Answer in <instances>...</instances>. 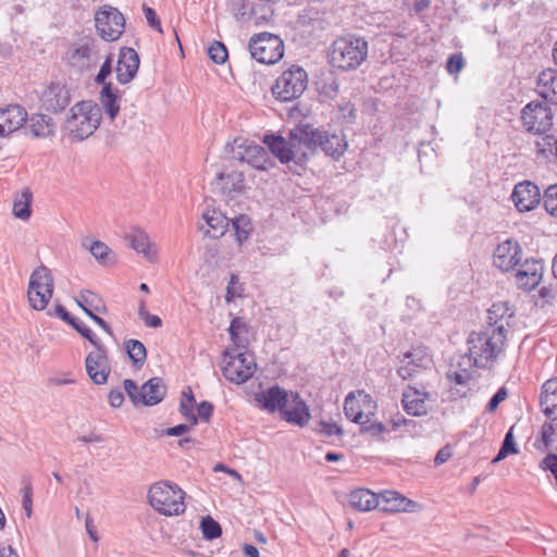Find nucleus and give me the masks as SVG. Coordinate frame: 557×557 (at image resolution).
<instances>
[{"instance_id":"obj_1","label":"nucleus","mask_w":557,"mask_h":557,"mask_svg":"<svg viewBox=\"0 0 557 557\" xmlns=\"http://www.w3.org/2000/svg\"><path fill=\"white\" fill-rule=\"evenodd\" d=\"M264 144L282 163L305 161L319 147L334 160H338L347 150V141L341 134L329 133L310 124H300L290 131L288 138L267 135Z\"/></svg>"},{"instance_id":"obj_2","label":"nucleus","mask_w":557,"mask_h":557,"mask_svg":"<svg viewBox=\"0 0 557 557\" xmlns=\"http://www.w3.org/2000/svg\"><path fill=\"white\" fill-rule=\"evenodd\" d=\"M506 338L503 335V325L495 330L484 327L471 332L467 338L468 351L460 356L457 366H453L447 372L448 380L466 386L472 379V368L492 369L504 351Z\"/></svg>"},{"instance_id":"obj_3","label":"nucleus","mask_w":557,"mask_h":557,"mask_svg":"<svg viewBox=\"0 0 557 557\" xmlns=\"http://www.w3.org/2000/svg\"><path fill=\"white\" fill-rule=\"evenodd\" d=\"M368 42L362 37L347 35L335 39L330 50V63L342 71L359 67L367 59Z\"/></svg>"},{"instance_id":"obj_4","label":"nucleus","mask_w":557,"mask_h":557,"mask_svg":"<svg viewBox=\"0 0 557 557\" xmlns=\"http://www.w3.org/2000/svg\"><path fill=\"white\" fill-rule=\"evenodd\" d=\"M101 122V109L91 101H81L72 107L66 119V129L77 140L91 136Z\"/></svg>"},{"instance_id":"obj_5","label":"nucleus","mask_w":557,"mask_h":557,"mask_svg":"<svg viewBox=\"0 0 557 557\" xmlns=\"http://www.w3.org/2000/svg\"><path fill=\"white\" fill-rule=\"evenodd\" d=\"M148 498L151 507L164 516H178L186 509L185 492L174 483H154L149 488Z\"/></svg>"},{"instance_id":"obj_6","label":"nucleus","mask_w":557,"mask_h":557,"mask_svg":"<svg viewBox=\"0 0 557 557\" xmlns=\"http://www.w3.org/2000/svg\"><path fill=\"white\" fill-rule=\"evenodd\" d=\"M101 59V47L97 38L83 35L67 48L64 60L76 72H85L95 67Z\"/></svg>"},{"instance_id":"obj_7","label":"nucleus","mask_w":557,"mask_h":557,"mask_svg":"<svg viewBox=\"0 0 557 557\" xmlns=\"http://www.w3.org/2000/svg\"><path fill=\"white\" fill-rule=\"evenodd\" d=\"M226 151L232 160L247 163L257 170L264 171L272 166L268 150L247 138H235L227 144Z\"/></svg>"},{"instance_id":"obj_8","label":"nucleus","mask_w":557,"mask_h":557,"mask_svg":"<svg viewBox=\"0 0 557 557\" xmlns=\"http://www.w3.org/2000/svg\"><path fill=\"white\" fill-rule=\"evenodd\" d=\"M308 86V74L299 65H292L275 81L272 94L275 99L288 102L298 99Z\"/></svg>"},{"instance_id":"obj_9","label":"nucleus","mask_w":557,"mask_h":557,"mask_svg":"<svg viewBox=\"0 0 557 557\" xmlns=\"http://www.w3.org/2000/svg\"><path fill=\"white\" fill-rule=\"evenodd\" d=\"M53 294V278L50 270L40 265L29 277L27 297L33 309L41 311L49 304Z\"/></svg>"},{"instance_id":"obj_10","label":"nucleus","mask_w":557,"mask_h":557,"mask_svg":"<svg viewBox=\"0 0 557 557\" xmlns=\"http://www.w3.org/2000/svg\"><path fill=\"white\" fill-rule=\"evenodd\" d=\"M251 57L263 64H274L284 54L283 40L271 33L253 35L248 44Z\"/></svg>"},{"instance_id":"obj_11","label":"nucleus","mask_w":557,"mask_h":557,"mask_svg":"<svg viewBox=\"0 0 557 557\" xmlns=\"http://www.w3.org/2000/svg\"><path fill=\"white\" fill-rule=\"evenodd\" d=\"M255 370V358L250 354L239 352L236 356H231L225 352L223 356L222 373L232 383H245L253 375Z\"/></svg>"},{"instance_id":"obj_12","label":"nucleus","mask_w":557,"mask_h":557,"mask_svg":"<svg viewBox=\"0 0 557 557\" xmlns=\"http://www.w3.org/2000/svg\"><path fill=\"white\" fill-rule=\"evenodd\" d=\"M95 25L103 40L114 41L124 32L125 18L117 9L103 5L95 14Z\"/></svg>"},{"instance_id":"obj_13","label":"nucleus","mask_w":557,"mask_h":557,"mask_svg":"<svg viewBox=\"0 0 557 557\" xmlns=\"http://www.w3.org/2000/svg\"><path fill=\"white\" fill-rule=\"evenodd\" d=\"M375 409L376 403L364 391L350 392L345 398V416L355 423L370 422Z\"/></svg>"},{"instance_id":"obj_14","label":"nucleus","mask_w":557,"mask_h":557,"mask_svg":"<svg viewBox=\"0 0 557 557\" xmlns=\"http://www.w3.org/2000/svg\"><path fill=\"white\" fill-rule=\"evenodd\" d=\"M554 114L549 107L539 101L529 102L521 112V121L528 132L544 134L553 125Z\"/></svg>"},{"instance_id":"obj_15","label":"nucleus","mask_w":557,"mask_h":557,"mask_svg":"<svg viewBox=\"0 0 557 557\" xmlns=\"http://www.w3.org/2000/svg\"><path fill=\"white\" fill-rule=\"evenodd\" d=\"M213 189L218 190L226 200H233L245 191V175L243 171L233 166H225L218 173L212 183Z\"/></svg>"},{"instance_id":"obj_16","label":"nucleus","mask_w":557,"mask_h":557,"mask_svg":"<svg viewBox=\"0 0 557 557\" xmlns=\"http://www.w3.org/2000/svg\"><path fill=\"white\" fill-rule=\"evenodd\" d=\"M432 364V356L423 346L413 347L410 351L404 354L400 359V366L397 369V374L403 380H411L416 377L421 371L430 368Z\"/></svg>"},{"instance_id":"obj_17","label":"nucleus","mask_w":557,"mask_h":557,"mask_svg":"<svg viewBox=\"0 0 557 557\" xmlns=\"http://www.w3.org/2000/svg\"><path fill=\"white\" fill-rule=\"evenodd\" d=\"M85 368L89 379L97 385L106 384L111 371L108 348L99 346L87 354Z\"/></svg>"},{"instance_id":"obj_18","label":"nucleus","mask_w":557,"mask_h":557,"mask_svg":"<svg viewBox=\"0 0 557 557\" xmlns=\"http://www.w3.org/2000/svg\"><path fill=\"white\" fill-rule=\"evenodd\" d=\"M522 259V248L515 239H506L498 244L494 255L493 263L502 271H510L520 264Z\"/></svg>"},{"instance_id":"obj_19","label":"nucleus","mask_w":557,"mask_h":557,"mask_svg":"<svg viewBox=\"0 0 557 557\" xmlns=\"http://www.w3.org/2000/svg\"><path fill=\"white\" fill-rule=\"evenodd\" d=\"M511 198L520 212H529L540 203L541 191L536 184L524 181L515 186Z\"/></svg>"},{"instance_id":"obj_20","label":"nucleus","mask_w":557,"mask_h":557,"mask_svg":"<svg viewBox=\"0 0 557 557\" xmlns=\"http://www.w3.org/2000/svg\"><path fill=\"white\" fill-rule=\"evenodd\" d=\"M71 101L70 91L61 83H51L41 94V103L47 111L61 112Z\"/></svg>"},{"instance_id":"obj_21","label":"nucleus","mask_w":557,"mask_h":557,"mask_svg":"<svg viewBox=\"0 0 557 557\" xmlns=\"http://www.w3.org/2000/svg\"><path fill=\"white\" fill-rule=\"evenodd\" d=\"M281 413L285 421L298 426L307 425L311 418L308 406L294 392H289L288 399Z\"/></svg>"},{"instance_id":"obj_22","label":"nucleus","mask_w":557,"mask_h":557,"mask_svg":"<svg viewBox=\"0 0 557 557\" xmlns=\"http://www.w3.org/2000/svg\"><path fill=\"white\" fill-rule=\"evenodd\" d=\"M380 508L387 512H414L420 509V505L403 494L387 490L382 492L379 496Z\"/></svg>"},{"instance_id":"obj_23","label":"nucleus","mask_w":557,"mask_h":557,"mask_svg":"<svg viewBox=\"0 0 557 557\" xmlns=\"http://www.w3.org/2000/svg\"><path fill=\"white\" fill-rule=\"evenodd\" d=\"M519 265L515 275L517 286L525 292L534 289L542 280L543 264L536 260H525Z\"/></svg>"},{"instance_id":"obj_24","label":"nucleus","mask_w":557,"mask_h":557,"mask_svg":"<svg viewBox=\"0 0 557 557\" xmlns=\"http://www.w3.org/2000/svg\"><path fill=\"white\" fill-rule=\"evenodd\" d=\"M289 392L278 385L271 386L264 391L255 394V400L260 408L268 412H282L284 405L288 399Z\"/></svg>"},{"instance_id":"obj_25","label":"nucleus","mask_w":557,"mask_h":557,"mask_svg":"<svg viewBox=\"0 0 557 557\" xmlns=\"http://www.w3.org/2000/svg\"><path fill=\"white\" fill-rule=\"evenodd\" d=\"M139 57L133 48L124 47L120 51L116 65V79L120 84L129 83L137 74Z\"/></svg>"},{"instance_id":"obj_26","label":"nucleus","mask_w":557,"mask_h":557,"mask_svg":"<svg viewBox=\"0 0 557 557\" xmlns=\"http://www.w3.org/2000/svg\"><path fill=\"white\" fill-rule=\"evenodd\" d=\"M430 398L431 395L428 392L408 386L403 393L401 404L408 414L421 417L428 413V400Z\"/></svg>"},{"instance_id":"obj_27","label":"nucleus","mask_w":557,"mask_h":557,"mask_svg":"<svg viewBox=\"0 0 557 557\" xmlns=\"http://www.w3.org/2000/svg\"><path fill=\"white\" fill-rule=\"evenodd\" d=\"M27 122L26 110L18 104H11L0 110V136H7Z\"/></svg>"},{"instance_id":"obj_28","label":"nucleus","mask_w":557,"mask_h":557,"mask_svg":"<svg viewBox=\"0 0 557 557\" xmlns=\"http://www.w3.org/2000/svg\"><path fill=\"white\" fill-rule=\"evenodd\" d=\"M202 221L206 223L207 228H205L203 224H199V228L203 231L205 235L212 238H219L224 235L230 224V219L214 208H208L203 211Z\"/></svg>"},{"instance_id":"obj_29","label":"nucleus","mask_w":557,"mask_h":557,"mask_svg":"<svg viewBox=\"0 0 557 557\" xmlns=\"http://www.w3.org/2000/svg\"><path fill=\"white\" fill-rule=\"evenodd\" d=\"M537 94L547 102L557 106V71L546 69L537 77Z\"/></svg>"},{"instance_id":"obj_30","label":"nucleus","mask_w":557,"mask_h":557,"mask_svg":"<svg viewBox=\"0 0 557 557\" xmlns=\"http://www.w3.org/2000/svg\"><path fill=\"white\" fill-rule=\"evenodd\" d=\"M166 394V386L160 377H152L140 387L139 403L145 406H154L161 403Z\"/></svg>"},{"instance_id":"obj_31","label":"nucleus","mask_w":557,"mask_h":557,"mask_svg":"<svg viewBox=\"0 0 557 557\" xmlns=\"http://www.w3.org/2000/svg\"><path fill=\"white\" fill-rule=\"evenodd\" d=\"M127 239L131 247L141 253L148 261L154 262L157 260V247L150 242L145 231L135 228L127 235Z\"/></svg>"},{"instance_id":"obj_32","label":"nucleus","mask_w":557,"mask_h":557,"mask_svg":"<svg viewBox=\"0 0 557 557\" xmlns=\"http://www.w3.org/2000/svg\"><path fill=\"white\" fill-rule=\"evenodd\" d=\"M512 314L511 309L506 302L494 304L488 309L487 325L485 327L495 330L503 325V335L507 337L509 320L512 318Z\"/></svg>"},{"instance_id":"obj_33","label":"nucleus","mask_w":557,"mask_h":557,"mask_svg":"<svg viewBox=\"0 0 557 557\" xmlns=\"http://www.w3.org/2000/svg\"><path fill=\"white\" fill-rule=\"evenodd\" d=\"M349 505L359 511H369L380 506L379 497L367 488H358L350 492Z\"/></svg>"},{"instance_id":"obj_34","label":"nucleus","mask_w":557,"mask_h":557,"mask_svg":"<svg viewBox=\"0 0 557 557\" xmlns=\"http://www.w3.org/2000/svg\"><path fill=\"white\" fill-rule=\"evenodd\" d=\"M76 305L88 315V312L104 313L107 307L102 298L89 289H83L74 298Z\"/></svg>"},{"instance_id":"obj_35","label":"nucleus","mask_w":557,"mask_h":557,"mask_svg":"<svg viewBox=\"0 0 557 557\" xmlns=\"http://www.w3.org/2000/svg\"><path fill=\"white\" fill-rule=\"evenodd\" d=\"M28 121V128L34 137H48L54 133L53 120L45 114H33Z\"/></svg>"},{"instance_id":"obj_36","label":"nucleus","mask_w":557,"mask_h":557,"mask_svg":"<svg viewBox=\"0 0 557 557\" xmlns=\"http://www.w3.org/2000/svg\"><path fill=\"white\" fill-rule=\"evenodd\" d=\"M99 99L106 114L113 121L120 111V104L119 96L113 90L112 84H104L102 86Z\"/></svg>"},{"instance_id":"obj_37","label":"nucleus","mask_w":557,"mask_h":557,"mask_svg":"<svg viewBox=\"0 0 557 557\" xmlns=\"http://www.w3.org/2000/svg\"><path fill=\"white\" fill-rule=\"evenodd\" d=\"M33 193L29 188H24L17 194L13 201V214L15 218L26 221L30 218Z\"/></svg>"},{"instance_id":"obj_38","label":"nucleus","mask_w":557,"mask_h":557,"mask_svg":"<svg viewBox=\"0 0 557 557\" xmlns=\"http://www.w3.org/2000/svg\"><path fill=\"white\" fill-rule=\"evenodd\" d=\"M230 222H232L236 242L242 245L245 240L248 239L252 232V225L249 216L239 214L233 219H230Z\"/></svg>"},{"instance_id":"obj_39","label":"nucleus","mask_w":557,"mask_h":557,"mask_svg":"<svg viewBox=\"0 0 557 557\" xmlns=\"http://www.w3.org/2000/svg\"><path fill=\"white\" fill-rule=\"evenodd\" d=\"M126 352L134 366L141 367L147 358L145 345L137 339H128L125 343Z\"/></svg>"},{"instance_id":"obj_40","label":"nucleus","mask_w":557,"mask_h":557,"mask_svg":"<svg viewBox=\"0 0 557 557\" xmlns=\"http://www.w3.org/2000/svg\"><path fill=\"white\" fill-rule=\"evenodd\" d=\"M200 528L206 540H214L222 534L221 525L210 516L202 518Z\"/></svg>"},{"instance_id":"obj_41","label":"nucleus","mask_w":557,"mask_h":557,"mask_svg":"<svg viewBox=\"0 0 557 557\" xmlns=\"http://www.w3.org/2000/svg\"><path fill=\"white\" fill-rule=\"evenodd\" d=\"M543 203L546 212L557 218V184L549 185L544 190Z\"/></svg>"},{"instance_id":"obj_42","label":"nucleus","mask_w":557,"mask_h":557,"mask_svg":"<svg viewBox=\"0 0 557 557\" xmlns=\"http://www.w3.org/2000/svg\"><path fill=\"white\" fill-rule=\"evenodd\" d=\"M195 398L191 394L190 388L188 389V393H183V399L180 405V412L187 418V420L190 421V425L197 424V417L194 413V406Z\"/></svg>"},{"instance_id":"obj_43","label":"nucleus","mask_w":557,"mask_h":557,"mask_svg":"<svg viewBox=\"0 0 557 557\" xmlns=\"http://www.w3.org/2000/svg\"><path fill=\"white\" fill-rule=\"evenodd\" d=\"M517 448L513 442V436L511 433V430L507 432L505 435V438L503 441V444L500 446V449L498 450V454L493 459V463L499 462L500 460L505 459L509 454H516Z\"/></svg>"},{"instance_id":"obj_44","label":"nucleus","mask_w":557,"mask_h":557,"mask_svg":"<svg viewBox=\"0 0 557 557\" xmlns=\"http://www.w3.org/2000/svg\"><path fill=\"white\" fill-rule=\"evenodd\" d=\"M209 58L216 64H223L227 58V49L221 41H213L208 48Z\"/></svg>"},{"instance_id":"obj_45","label":"nucleus","mask_w":557,"mask_h":557,"mask_svg":"<svg viewBox=\"0 0 557 557\" xmlns=\"http://www.w3.org/2000/svg\"><path fill=\"white\" fill-rule=\"evenodd\" d=\"M541 407L550 420H557V393L554 395H541Z\"/></svg>"},{"instance_id":"obj_46","label":"nucleus","mask_w":557,"mask_h":557,"mask_svg":"<svg viewBox=\"0 0 557 557\" xmlns=\"http://www.w3.org/2000/svg\"><path fill=\"white\" fill-rule=\"evenodd\" d=\"M83 246L88 249L98 261H104L110 252V248L100 240H95L90 245L83 243Z\"/></svg>"},{"instance_id":"obj_47","label":"nucleus","mask_w":557,"mask_h":557,"mask_svg":"<svg viewBox=\"0 0 557 557\" xmlns=\"http://www.w3.org/2000/svg\"><path fill=\"white\" fill-rule=\"evenodd\" d=\"M72 326L75 329L76 332H78L84 338H86L95 348H98L99 346H104L98 337L94 334V332L87 327L82 322H78L77 320L74 321V324Z\"/></svg>"},{"instance_id":"obj_48","label":"nucleus","mask_w":557,"mask_h":557,"mask_svg":"<svg viewBox=\"0 0 557 557\" xmlns=\"http://www.w3.org/2000/svg\"><path fill=\"white\" fill-rule=\"evenodd\" d=\"M537 152L541 154L553 153L557 156V139L554 136H545L536 141Z\"/></svg>"},{"instance_id":"obj_49","label":"nucleus","mask_w":557,"mask_h":557,"mask_svg":"<svg viewBox=\"0 0 557 557\" xmlns=\"http://www.w3.org/2000/svg\"><path fill=\"white\" fill-rule=\"evenodd\" d=\"M317 432L325 435L326 437L341 436L343 434L341 426L329 421H321L317 428Z\"/></svg>"},{"instance_id":"obj_50","label":"nucleus","mask_w":557,"mask_h":557,"mask_svg":"<svg viewBox=\"0 0 557 557\" xmlns=\"http://www.w3.org/2000/svg\"><path fill=\"white\" fill-rule=\"evenodd\" d=\"M22 493H23V499H22L23 509L25 511L26 517L30 518L33 515V487H32V484L29 481L25 483Z\"/></svg>"},{"instance_id":"obj_51","label":"nucleus","mask_w":557,"mask_h":557,"mask_svg":"<svg viewBox=\"0 0 557 557\" xmlns=\"http://www.w3.org/2000/svg\"><path fill=\"white\" fill-rule=\"evenodd\" d=\"M251 11L250 4L244 0H235L232 3V13L236 20H245Z\"/></svg>"},{"instance_id":"obj_52","label":"nucleus","mask_w":557,"mask_h":557,"mask_svg":"<svg viewBox=\"0 0 557 557\" xmlns=\"http://www.w3.org/2000/svg\"><path fill=\"white\" fill-rule=\"evenodd\" d=\"M360 426H361L362 433H369L372 436H380L383 433L387 432V429L383 423L377 422V421H372L371 419H370V422L360 424Z\"/></svg>"},{"instance_id":"obj_53","label":"nucleus","mask_w":557,"mask_h":557,"mask_svg":"<svg viewBox=\"0 0 557 557\" xmlns=\"http://www.w3.org/2000/svg\"><path fill=\"white\" fill-rule=\"evenodd\" d=\"M540 468L543 471H549L556 482L557 485V455L556 454H548L540 463Z\"/></svg>"},{"instance_id":"obj_54","label":"nucleus","mask_w":557,"mask_h":557,"mask_svg":"<svg viewBox=\"0 0 557 557\" xmlns=\"http://www.w3.org/2000/svg\"><path fill=\"white\" fill-rule=\"evenodd\" d=\"M465 65V61L461 53H454L448 58L446 69L450 74L459 73Z\"/></svg>"},{"instance_id":"obj_55","label":"nucleus","mask_w":557,"mask_h":557,"mask_svg":"<svg viewBox=\"0 0 557 557\" xmlns=\"http://www.w3.org/2000/svg\"><path fill=\"white\" fill-rule=\"evenodd\" d=\"M508 396V391L506 387H500L496 394L491 398V400L487 404L486 410L488 412H494L498 405L504 401Z\"/></svg>"},{"instance_id":"obj_56","label":"nucleus","mask_w":557,"mask_h":557,"mask_svg":"<svg viewBox=\"0 0 557 557\" xmlns=\"http://www.w3.org/2000/svg\"><path fill=\"white\" fill-rule=\"evenodd\" d=\"M245 329H246V325L240 318H235L232 321V323L228 327V333H230L231 339L236 345H238V343H239V333L242 332V330H245Z\"/></svg>"},{"instance_id":"obj_57","label":"nucleus","mask_w":557,"mask_h":557,"mask_svg":"<svg viewBox=\"0 0 557 557\" xmlns=\"http://www.w3.org/2000/svg\"><path fill=\"white\" fill-rule=\"evenodd\" d=\"M123 385H124V389H125L127 396L131 398V400L135 405L140 404L139 403L140 389L138 391L136 383L133 380L126 379V380H124Z\"/></svg>"},{"instance_id":"obj_58","label":"nucleus","mask_w":557,"mask_h":557,"mask_svg":"<svg viewBox=\"0 0 557 557\" xmlns=\"http://www.w3.org/2000/svg\"><path fill=\"white\" fill-rule=\"evenodd\" d=\"M143 11H144L145 17L147 20V23L152 28L157 29L159 33H162L161 23H160V20L158 17L156 11L152 8L147 7V5L143 7Z\"/></svg>"},{"instance_id":"obj_59","label":"nucleus","mask_w":557,"mask_h":557,"mask_svg":"<svg viewBox=\"0 0 557 557\" xmlns=\"http://www.w3.org/2000/svg\"><path fill=\"white\" fill-rule=\"evenodd\" d=\"M111 64H112V55H108L106 58L104 62L102 63L98 75L96 76V82L98 84H102V86L104 84H107L106 79L111 74V70H112Z\"/></svg>"},{"instance_id":"obj_60","label":"nucleus","mask_w":557,"mask_h":557,"mask_svg":"<svg viewBox=\"0 0 557 557\" xmlns=\"http://www.w3.org/2000/svg\"><path fill=\"white\" fill-rule=\"evenodd\" d=\"M554 434H555V429H554L553 424L544 423L542 426V430H541V437H542V441L544 442V445L546 448H548L550 446V444L553 443Z\"/></svg>"},{"instance_id":"obj_61","label":"nucleus","mask_w":557,"mask_h":557,"mask_svg":"<svg viewBox=\"0 0 557 557\" xmlns=\"http://www.w3.org/2000/svg\"><path fill=\"white\" fill-rule=\"evenodd\" d=\"M404 3L408 9L420 13L430 7L431 0H404Z\"/></svg>"},{"instance_id":"obj_62","label":"nucleus","mask_w":557,"mask_h":557,"mask_svg":"<svg viewBox=\"0 0 557 557\" xmlns=\"http://www.w3.org/2000/svg\"><path fill=\"white\" fill-rule=\"evenodd\" d=\"M197 411L201 419L209 421L213 412V405L206 400L201 401L197 407Z\"/></svg>"},{"instance_id":"obj_63","label":"nucleus","mask_w":557,"mask_h":557,"mask_svg":"<svg viewBox=\"0 0 557 557\" xmlns=\"http://www.w3.org/2000/svg\"><path fill=\"white\" fill-rule=\"evenodd\" d=\"M54 314L70 325L74 324V321L76 320L66 311L62 305H57L54 307Z\"/></svg>"},{"instance_id":"obj_64","label":"nucleus","mask_w":557,"mask_h":557,"mask_svg":"<svg viewBox=\"0 0 557 557\" xmlns=\"http://www.w3.org/2000/svg\"><path fill=\"white\" fill-rule=\"evenodd\" d=\"M557 394V379L547 380L542 387L541 395H554Z\"/></svg>"}]
</instances>
